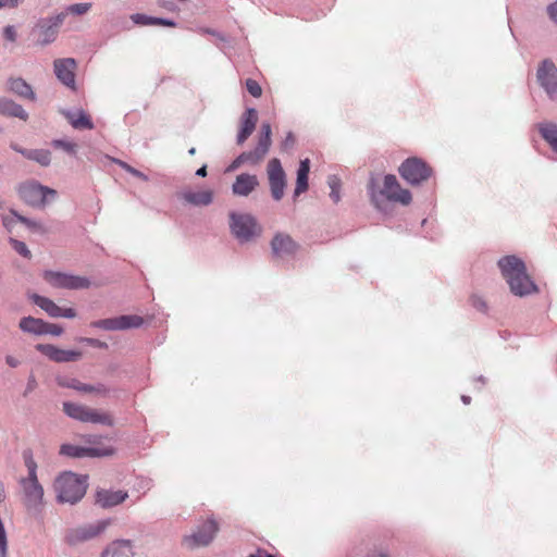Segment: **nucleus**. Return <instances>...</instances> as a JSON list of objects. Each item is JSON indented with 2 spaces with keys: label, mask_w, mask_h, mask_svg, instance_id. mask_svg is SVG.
Wrapping results in <instances>:
<instances>
[{
  "label": "nucleus",
  "mask_w": 557,
  "mask_h": 557,
  "mask_svg": "<svg viewBox=\"0 0 557 557\" xmlns=\"http://www.w3.org/2000/svg\"><path fill=\"white\" fill-rule=\"evenodd\" d=\"M503 276L516 296H527L537 292L536 285L527 274L525 264L516 256H507L498 261Z\"/></svg>",
  "instance_id": "1"
},
{
  "label": "nucleus",
  "mask_w": 557,
  "mask_h": 557,
  "mask_svg": "<svg viewBox=\"0 0 557 557\" xmlns=\"http://www.w3.org/2000/svg\"><path fill=\"white\" fill-rule=\"evenodd\" d=\"M369 194L372 205L377 210H383L385 200L400 203L403 206H409L412 201L411 193L401 187L397 177L393 174H386L384 176L383 185L380 189H376L374 184L371 183Z\"/></svg>",
  "instance_id": "2"
},
{
  "label": "nucleus",
  "mask_w": 557,
  "mask_h": 557,
  "mask_svg": "<svg viewBox=\"0 0 557 557\" xmlns=\"http://www.w3.org/2000/svg\"><path fill=\"white\" fill-rule=\"evenodd\" d=\"M28 476L21 480L22 502L27 510L39 511L44 505V488L38 482L36 462L29 458L26 460Z\"/></svg>",
  "instance_id": "3"
},
{
  "label": "nucleus",
  "mask_w": 557,
  "mask_h": 557,
  "mask_svg": "<svg viewBox=\"0 0 557 557\" xmlns=\"http://www.w3.org/2000/svg\"><path fill=\"white\" fill-rule=\"evenodd\" d=\"M54 490L59 502L74 504L86 493V478L71 472L63 473L55 480Z\"/></svg>",
  "instance_id": "4"
},
{
  "label": "nucleus",
  "mask_w": 557,
  "mask_h": 557,
  "mask_svg": "<svg viewBox=\"0 0 557 557\" xmlns=\"http://www.w3.org/2000/svg\"><path fill=\"white\" fill-rule=\"evenodd\" d=\"M272 129L269 123H262L260 128V134L258 137V144L256 148L251 151H246L240 153L227 168V171H234L238 169L244 163H249L256 165L260 163L264 157L268 154L272 139Z\"/></svg>",
  "instance_id": "5"
},
{
  "label": "nucleus",
  "mask_w": 557,
  "mask_h": 557,
  "mask_svg": "<svg viewBox=\"0 0 557 557\" xmlns=\"http://www.w3.org/2000/svg\"><path fill=\"white\" fill-rule=\"evenodd\" d=\"M63 411L70 418L81 422L100 423L108 426L114 424V419L109 412L99 411L85 405L65 401L63 403Z\"/></svg>",
  "instance_id": "6"
},
{
  "label": "nucleus",
  "mask_w": 557,
  "mask_h": 557,
  "mask_svg": "<svg viewBox=\"0 0 557 557\" xmlns=\"http://www.w3.org/2000/svg\"><path fill=\"white\" fill-rule=\"evenodd\" d=\"M398 172L407 183L418 186L432 176L433 170L422 159L411 157L400 164Z\"/></svg>",
  "instance_id": "7"
},
{
  "label": "nucleus",
  "mask_w": 557,
  "mask_h": 557,
  "mask_svg": "<svg viewBox=\"0 0 557 557\" xmlns=\"http://www.w3.org/2000/svg\"><path fill=\"white\" fill-rule=\"evenodd\" d=\"M230 219L231 231L239 242H249L261 234V227L250 214L232 212Z\"/></svg>",
  "instance_id": "8"
},
{
  "label": "nucleus",
  "mask_w": 557,
  "mask_h": 557,
  "mask_svg": "<svg viewBox=\"0 0 557 557\" xmlns=\"http://www.w3.org/2000/svg\"><path fill=\"white\" fill-rule=\"evenodd\" d=\"M18 195L23 201L33 207H44L48 196L54 198L57 191L37 183H25L18 187Z\"/></svg>",
  "instance_id": "9"
},
{
  "label": "nucleus",
  "mask_w": 557,
  "mask_h": 557,
  "mask_svg": "<svg viewBox=\"0 0 557 557\" xmlns=\"http://www.w3.org/2000/svg\"><path fill=\"white\" fill-rule=\"evenodd\" d=\"M44 278L55 288L85 289L90 286V281L87 277L62 272L45 271Z\"/></svg>",
  "instance_id": "10"
},
{
  "label": "nucleus",
  "mask_w": 557,
  "mask_h": 557,
  "mask_svg": "<svg viewBox=\"0 0 557 557\" xmlns=\"http://www.w3.org/2000/svg\"><path fill=\"white\" fill-rule=\"evenodd\" d=\"M218 531V522L214 519H209L203 522L195 533L185 536L183 544L190 549L200 546H207L212 542Z\"/></svg>",
  "instance_id": "11"
},
{
  "label": "nucleus",
  "mask_w": 557,
  "mask_h": 557,
  "mask_svg": "<svg viewBox=\"0 0 557 557\" xmlns=\"http://www.w3.org/2000/svg\"><path fill=\"white\" fill-rule=\"evenodd\" d=\"M267 174L271 196L274 200L278 201L283 198L284 189L286 187V175L278 159L274 158L269 161Z\"/></svg>",
  "instance_id": "12"
},
{
  "label": "nucleus",
  "mask_w": 557,
  "mask_h": 557,
  "mask_svg": "<svg viewBox=\"0 0 557 557\" xmlns=\"http://www.w3.org/2000/svg\"><path fill=\"white\" fill-rule=\"evenodd\" d=\"M144 324V319L137 314L120 315L116 318L102 319L91 322L92 327L107 331H122L128 329H138Z\"/></svg>",
  "instance_id": "13"
},
{
  "label": "nucleus",
  "mask_w": 557,
  "mask_h": 557,
  "mask_svg": "<svg viewBox=\"0 0 557 557\" xmlns=\"http://www.w3.org/2000/svg\"><path fill=\"white\" fill-rule=\"evenodd\" d=\"M60 454L73 457H106L114 454V448L111 446H99V447H83L77 445L64 444L60 448Z\"/></svg>",
  "instance_id": "14"
},
{
  "label": "nucleus",
  "mask_w": 557,
  "mask_h": 557,
  "mask_svg": "<svg viewBox=\"0 0 557 557\" xmlns=\"http://www.w3.org/2000/svg\"><path fill=\"white\" fill-rule=\"evenodd\" d=\"M53 67L58 79L66 87L75 90L76 61L73 58L57 59L53 62Z\"/></svg>",
  "instance_id": "15"
},
{
  "label": "nucleus",
  "mask_w": 557,
  "mask_h": 557,
  "mask_svg": "<svg viewBox=\"0 0 557 557\" xmlns=\"http://www.w3.org/2000/svg\"><path fill=\"white\" fill-rule=\"evenodd\" d=\"M537 79L550 98L557 97V67L550 61H544L537 70Z\"/></svg>",
  "instance_id": "16"
},
{
  "label": "nucleus",
  "mask_w": 557,
  "mask_h": 557,
  "mask_svg": "<svg viewBox=\"0 0 557 557\" xmlns=\"http://www.w3.org/2000/svg\"><path fill=\"white\" fill-rule=\"evenodd\" d=\"M36 349L55 362H71L82 358L79 350H65L50 344H38Z\"/></svg>",
  "instance_id": "17"
},
{
  "label": "nucleus",
  "mask_w": 557,
  "mask_h": 557,
  "mask_svg": "<svg viewBox=\"0 0 557 557\" xmlns=\"http://www.w3.org/2000/svg\"><path fill=\"white\" fill-rule=\"evenodd\" d=\"M32 299L38 307L45 310L52 318L63 317L67 319H73L77 315L75 309H62L54 301L47 297H42L35 294L32 296Z\"/></svg>",
  "instance_id": "18"
},
{
  "label": "nucleus",
  "mask_w": 557,
  "mask_h": 557,
  "mask_svg": "<svg viewBox=\"0 0 557 557\" xmlns=\"http://www.w3.org/2000/svg\"><path fill=\"white\" fill-rule=\"evenodd\" d=\"M58 383L63 387L73 388L79 393L96 394L99 396H107L109 394V388L104 384L90 385L82 383L76 379H59Z\"/></svg>",
  "instance_id": "19"
},
{
  "label": "nucleus",
  "mask_w": 557,
  "mask_h": 557,
  "mask_svg": "<svg viewBox=\"0 0 557 557\" xmlns=\"http://www.w3.org/2000/svg\"><path fill=\"white\" fill-rule=\"evenodd\" d=\"M259 186L256 175L243 173L236 176L232 185V191L236 196L247 197Z\"/></svg>",
  "instance_id": "20"
},
{
  "label": "nucleus",
  "mask_w": 557,
  "mask_h": 557,
  "mask_svg": "<svg viewBox=\"0 0 557 557\" xmlns=\"http://www.w3.org/2000/svg\"><path fill=\"white\" fill-rule=\"evenodd\" d=\"M258 122V112L256 109H247L240 120V129L237 135V144L243 145L253 133Z\"/></svg>",
  "instance_id": "21"
},
{
  "label": "nucleus",
  "mask_w": 557,
  "mask_h": 557,
  "mask_svg": "<svg viewBox=\"0 0 557 557\" xmlns=\"http://www.w3.org/2000/svg\"><path fill=\"white\" fill-rule=\"evenodd\" d=\"M106 527L107 522L101 521L98 522L97 524H91L88 527L76 529L71 534H69L67 542L70 544H75L77 542L90 540L100 534L106 529Z\"/></svg>",
  "instance_id": "22"
},
{
  "label": "nucleus",
  "mask_w": 557,
  "mask_h": 557,
  "mask_svg": "<svg viewBox=\"0 0 557 557\" xmlns=\"http://www.w3.org/2000/svg\"><path fill=\"white\" fill-rule=\"evenodd\" d=\"M271 246L273 252L278 257L294 255L298 249V245L286 234H276Z\"/></svg>",
  "instance_id": "23"
},
{
  "label": "nucleus",
  "mask_w": 557,
  "mask_h": 557,
  "mask_svg": "<svg viewBox=\"0 0 557 557\" xmlns=\"http://www.w3.org/2000/svg\"><path fill=\"white\" fill-rule=\"evenodd\" d=\"M128 497L127 492L101 490L97 492L96 502L103 508L116 506Z\"/></svg>",
  "instance_id": "24"
},
{
  "label": "nucleus",
  "mask_w": 557,
  "mask_h": 557,
  "mask_svg": "<svg viewBox=\"0 0 557 557\" xmlns=\"http://www.w3.org/2000/svg\"><path fill=\"white\" fill-rule=\"evenodd\" d=\"M133 557V545L128 540L113 542L102 554V557Z\"/></svg>",
  "instance_id": "25"
},
{
  "label": "nucleus",
  "mask_w": 557,
  "mask_h": 557,
  "mask_svg": "<svg viewBox=\"0 0 557 557\" xmlns=\"http://www.w3.org/2000/svg\"><path fill=\"white\" fill-rule=\"evenodd\" d=\"M181 197L193 206H208L213 200V193L209 189L199 191L186 190L181 194Z\"/></svg>",
  "instance_id": "26"
},
{
  "label": "nucleus",
  "mask_w": 557,
  "mask_h": 557,
  "mask_svg": "<svg viewBox=\"0 0 557 557\" xmlns=\"http://www.w3.org/2000/svg\"><path fill=\"white\" fill-rule=\"evenodd\" d=\"M0 113L7 116L18 117L23 121H26L28 117L27 112L22 106L7 98H0Z\"/></svg>",
  "instance_id": "27"
},
{
  "label": "nucleus",
  "mask_w": 557,
  "mask_h": 557,
  "mask_svg": "<svg viewBox=\"0 0 557 557\" xmlns=\"http://www.w3.org/2000/svg\"><path fill=\"white\" fill-rule=\"evenodd\" d=\"M310 171V161L309 159H305L300 161L298 171H297V180L294 195L298 197L302 193L308 189V174Z\"/></svg>",
  "instance_id": "28"
},
{
  "label": "nucleus",
  "mask_w": 557,
  "mask_h": 557,
  "mask_svg": "<svg viewBox=\"0 0 557 557\" xmlns=\"http://www.w3.org/2000/svg\"><path fill=\"white\" fill-rule=\"evenodd\" d=\"M65 116L69 120L70 124L76 129L94 128V123L90 116L84 111L67 112L65 113Z\"/></svg>",
  "instance_id": "29"
},
{
  "label": "nucleus",
  "mask_w": 557,
  "mask_h": 557,
  "mask_svg": "<svg viewBox=\"0 0 557 557\" xmlns=\"http://www.w3.org/2000/svg\"><path fill=\"white\" fill-rule=\"evenodd\" d=\"M131 20L137 24V25H158V26H168V27H174L176 24L175 22L166 18L161 17H152L148 16L146 14L136 13L131 15Z\"/></svg>",
  "instance_id": "30"
},
{
  "label": "nucleus",
  "mask_w": 557,
  "mask_h": 557,
  "mask_svg": "<svg viewBox=\"0 0 557 557\" xmlns=\"http://www.w3.org/2000/svg\"><path fill=\"white\" fill-rule=\"evenodd\" d=\"M9 90L18 95L22 98L35 99V94L32 87L22 78H11L9 81Z\"/></svg>",
  "instance_id": "31"
},
{
  "label": "nucleus",
  "mask_w": 557,
  "mask_h": 557,
  "mask_svg": "<svg viewBox=\"0 0 557 557\" xmlns=\"http://www.w3.org/2000/svg\"><path fill=\"white\" fill-rule=\"evenodd\" d=\"M20 327L22 331L33 333L36 335L45 334V321L41 319L26 317L20 321Z\"/></svg>",
  "instance_id": "32"
},
{
  "label": "nucleus",
  "mask_w": 557,
  "mask_h": 557,
  "mask_svg": "<svg viewBox=\"0 0 557 557\" xmlns=\"http://www.w3.org/2000/svg\"><path fill=\"white\" fill-rule=\"evenodd\" d=\"M539 129L542 137L557 152V125L554 123H543L539 126Z\"/></svg>",
  "instance_id": "33"
},
{
  "label": "nucleus",
  "mask_w": 557,
  "mask_h": 557,
  "mask_svg": "<svg viewBox=\"0 0 557 557\" xmlns=\"http://www.w3.org/2000/svg\"><path fill=\"white\" fill-rule=\"evenodd\" d=\"M27 159L34 160L38 162L39 164L47 166L50 164L51 161V153L48 150L45 149H37V150H23L21 151Z\"/></svg>",
  "instance_id": "34"
},
{
  "label": "nucleus",
  "mask_w": 557,
  "mask_h": 557,
  "mask_svg": "<svg viewBox=\"0 0 557 557\" xmlns=\"http://www.w3.org/2000/svg\"><path fill=\"white\" fill-rule=\"evenodd\" d=\"M15 218H17L22 223L26 224L28 227H37L38 226L36 222L30 221L24 216L17 215L14 211H12L11 215H4L2 218V223H3L4 227L10 231L14 223Z\"/></svg>",
  "instance_id": "35"
},
{
  "label": "nucleus",
  "mask_w": 557,
  "mask_h": 557,
  "mask_svg": "<svg viewBox=\"0 0 557 557\" xmlns=\"http://www.w3.org/2000/svg\"><path fill=\"white\" fill-rule=\"evenodd\" d=\"M327 183L331 188L330 197L333 199L334 202H338L339 198H341V196H339V187H341L339 180L336 176H330Z\"/></svg>",
  "instance_id": "36"
},
{
  "label": "nucleus",
  "mask_w": 557,
  "mask_h": 557,
  "mask_svg": "<svg viewBox=\"0 0 557 557\" xmlns=\"http://www.w3.org/2000/svg\"><path fill=\"white\" fill-rule=\"evenodd\" d=\"M246 88H247V91L255 98H259L261 97L262 95V88L260 86V84L252 79V78H248L246 79Z\"/></svg>",
  "instance_id": "37"
},
{
  "label": "nucleus",
  "mask_w": 557,
  "mask_h": 557,
  "mask_svg": "<svg viewBox=\"0 0 557 557\" xmlns=\"http://www.w3.org/2000/svg\"><path fill=\"white\" fill-rule=\"evenodd\" d=\"M114 162H116L122 169H124L126 172H128L129 174H132L133 176L137 177V178H140L145 182L148 181V176L146 174H144L143 172L136 170L135 168L131 166L129 164H127L126 162L124 161H121V160H114Z\"/></svg>",
  "instance_id": "38"
},
{
  "label": "nucleus",
  "mask_w": 557,
  "mask_h": 557,
  "mask_svg": "<svg viewBox=\"0 0 557 557\" xmlns=\"http://www.w3.org/2000/svg\"><path fill=\"white\" fill-rule=\"evenodd\" d=\"M10 243L13 247V249L20 253L21 256L29 259L32 257V253L29 251V249L27 248L26 244L23 243V242H20L17 239H14V238H11L10 239Z\"/></svg>",
  "instance_id": "39"
},
{
  "label": "nucleus",
  "mask_w": 557,
  "mask_h": 557,
  "mask_svg": "<svg viewBox=\"0 0 557 557\" xmlns=\"http://www.w3.org/2000/svg\"><path fill=\"white\" fill-rule=\"evenodd\" d=\"M53 146L55 148L63 149L64 151L69 153H75L76 151V144L65 140H54Z\"/></svg>",
  "instance_id": "40"
},
{
  "label": "nucleus",
  "mask_w": 557,
  "mask_h": 557,
  "mask_svg": "<svg viewBox=\"0 0 557 557\" xmlns=\"http://www.w3.org/2000/svg\"><path fill=\"white\" fill-rule=\"evenodd\" d=\"M45 334H51V335H54V336H59L63 333V329L58 325V324H53V323H48V322H45Z\"/></svg>",
  "instance_id": "41"
},
{
  "label": "nucleus",
  "mask_w": 557,
  "mask_h": 557,
  "mask_svg": "<svg viewBox=\"0 0 557 557\" xmlns=\"http://www.w3.org/2000/svg\"><path fill=\"white\" fill-rule=\"evenodd\" d=\"M90 9V3H76L69 8V11L73 14H84Z\"/></svg>",
  "instance_id": "42"
},
{
  "label": "nucleus",
  "mask_w": 557,
  "mask_h": 557,
  "mask_svg": "<svg viewBox=\"0 0 557 557\" xmlns=\"http://www.w3.org/2000/svg\"><path fill=\"white\" fill-rule=\"evenodd\" d=\"M471 304H472V306H473L475 309H478V310H480V311H483V312H484V311H486V309H487V305H486V302H485L481 297H479V296H472V297H471Z\"/></svg>",
  "instance_id": "43"
},
{
  "label": "nucleus",
  "mask_w": 557,
  "mask_h": 557,
  "mask_svg": "<svg viewBox=\"0 0 557 557\" xmlns=\"http://www.w3.org/2000/svg\"><path fill=\"white\" fill-rule=\"evenodd\" d=\"M3 35H4V38H5L7 40L14 41V40H15V38H16V32H15V28H14L13 26H10V25H9V26H7V27L4 28V33H3Z\"/></svg>",
  "instance_id": "44"
},
{
  "label": "nucleus",
  "mask_w": 557,
  "mask_h": 557,
  "mask_svg": "<svg viewBox=\"0 0 557 557\" xmlns=\"http://www.w3.org/2000/svg\"><path fill=\"white\" fill-rule=\"evenodd\" d=\"M295 144V137L293 135V133H288L284 139V141L282 143V147L283 149H288V148H292Z\"/></svg>",
  "instance_id": "45"
},
{
  "label": "nucleus",
  "mask_w": 557,
  "mask_h": 557,
  "mask_svg": "<svg viewBox=\"0 0 557 557\" xmlns=\"http://www.w3.org/2000/svg\"><path fill=\"white\" fill-rule=\"evenodd\" d=\"M22 0H0V8H15Z\"/></svg>",
  "instance_id": "46"
},
{
  "label": "nucleus",
  "mask_w": 557,
  "mask_h": 557,
  "mask_svg": "<svg viewBox=\"0 0 557 557\" xmlns=\"http://www.w3.org/2000/svg\"><path fill=\"white\" fill-rule=\"evenodd\" d=\"M548 14L550 18L557 23V1L548 7Z\"/></svg>",
  "instance_id": "47"
},
{
  "label": "nucleus",
  "mask_w": 557,
  "mask_h": 557,
  "mask_svg": "<svg viewBox=\"0 0 557 557\" xmlns=\"http://www.w3.org/2000/svg\"><path fill=\"white\" fill-rule=\"evenodd\" d=\"M248 557H273L268 554L264 549H258L256 553L250 554Z\"/></svg>",
  "instance_id": "48"
},
{
  "label": "nucleus",
  "mask_w": 557,
  "mask_h": 557,
  "mask_svg": "<svg viewBox=\"0 0 557 557\" xmlns=\"http://www.w3.org/2000/svg\"><path fill=\"white\" fill-rule=\"evenodd\" d=\"M7 363L10 367L15 368V367H17L20 364V361L16 358L12 357V356H8L7 357Z\"/></svg>",
  "instance_id": "49"
},
{
  "label": "nucleus",
  "mask_w": 557,
  "mask_h": 557,
  "mask_svg": "<svg viewBox=\"0 0 557 557\" xmlns=\"http://www.w3.org/2000/svg\"><path fill=\"white\" fill-rule=\"evenodd\" d=\"M196 174L198 176L205 177L207 175V166L203 165L200 169L197 170Z\"/></svg>",
  "instance_id": "50"
},
{
  "label": "nucleus",
  "mask_w": 557,
  "mask_h": 557,
  "mask_svg": "<svg viewBox=\"0 0 557 557\" xmlns=\"http://www.w3.org/2000/svg\"><path fill=\"white\" fill-rule=\"evenodd\" d=\"M369 557H388V555L384 552H374Z\"/></svg>",
  "instance_id": "51"
},
{
  "label": "nucleus",
  "mask_w": 557,
  "mask_h": 557,
  "mask_svg": "<svg viewBox=\"0 0 557 557\" xmlns=\"http://www.w3.org/2000/svg\"><path fill=\"white\" fill-rule=\"evenodd\" d=\"M4 498H5L4 487L0 483V502L3 500Z\"/></svg>",
  "instance_id": "52"
},
{
  "label": "nucleus",
  "mask_w": 557,
  "mask_h": 557,
  "mask_svg": "<svg viewBox=\"0 0 557 557\" xmlns=\"http://www.w3.org/2000/svg\"><path fill=\"white\" fill-rule=\"evenodd\" d=\"M47 33H49L51 37H54V33H55V32H54L51 27H49V28H48ZM52 39H53V38H51V39H45V42H49V41H51Z\"/></svg>",
  "instance_id": "53"
},
{
  "label": "nucleus",
  "mask_w": 557,
  "mask_h": 557,
  "mask_svg": "<svg viewBox=\"0 0 557 557\" xmlns=\"http://www.w3.org/2000/svg\"><path fill=\"white\" fill-rule=\"evenodd\" d=\"M461 400L463 404L469 405L471 401V397L463 395V396H461Z\"/></svg>",
  "instance_id": "54"
},
{
  "label": "nucleus",
  "mask_w": 557,
  "mask_h": 557,
  "mask_svg": "<svg viewBox=\"0 0 557 557\" xmlns=\"http://www.w3.org/2000/svg\"><path fill=\"white\" fill-rule=\"evenodd\" d=\"M188 153L190 156H194L196 153V148L195 147H191L189 150H188Z\"/></svg>",
  "instance_id": "55"
},
{
  "label": "nucleus",
  "mask_w": 557,
  "mask_h": 557,
  "mask_svg": "<svg viewBox=\"0 0 557 557\" xmlns=\"http://www.w3.org/2000/svg\"><path fill=\"white\" fill-rule=\"evenodd\" d=\"M84 341H86L88 343H94L95 342L94 339H90V338H85Z\"/></svg>",
  "instance_id": "56"
}]
</instances>
